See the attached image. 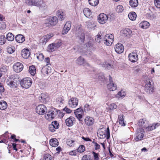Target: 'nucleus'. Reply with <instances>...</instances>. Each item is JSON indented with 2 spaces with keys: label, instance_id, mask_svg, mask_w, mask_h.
Returning a JSON list of instances; mask_svg holds the SVG:
<instances>
[{
  "label": "nucleus",
  "instance_id": "1",
  "mask_svg": "<svg viewBox=\"0 0 160 160\" xmlns=\"http://www.w3.org/2000/svg\"><path fill=\"white\" fill-rule=\"evenodd\" d=\"M32 79L29 77H27L22 79L21 81V85L22 88H28L30 87L32 84Z\"/></svg>",
  "mask_w": 160,
  "mask_h": 160
},
{
  "label": "nucleus",
  "instance_id": "2",
  "mask_svg": "<svg viewBox=\"0 0 160 160\" xmlns=\"http://www.w3.org/2000/svg\"><path fill=\"white\" fill-rule=\"evenodd\" d=\"M144 131L142 128H138L136 133L135 140L137 141L142 140L144 135Z\"/></svg>",
  "mask_w": 160,
  "mask_h": 160
},
{
  "label": "nucleus",
  "instance_id": "3",
  "mask_svg": "<svg viewBox=\"0 0 160 160\" xmlns=\"http://www.w3.org/2000/svg\"><path fill=\"white\" fill-rule=\"evenodd\" d=\"M113 36L111 34L106 35L104 38V43L107 46H110L113 41Z\"/></svg>",
  "mask_w": 160,
  "mask_h": 160
},
{
  "label": "nucleus",
  "instance_id": "4",
  "mask_svg": "<svg viewBox=\"0 0 160 160\" xmlns=\"http://www.w3.org/2000/svg\"><path fill=\"white\" fill-rule=\"evenodd\" d=\"M145 91L149 94H152L153 92V86L150 81H147L144 87Z\"/></svg>",
  "mask_w": 160,
  "mask_h": 160
},
{
  "label": "nucleus",
  "instance_id": "5",
  "mask_svg": "<svg viewBox=\"0 0 160 160\" xmlns=\"http://www.w3.org/2000/svg\"><path fill=\"white\" fill-rule=\"evenodd\" d=\"M36 112L39 115L43 114L47 111V109L45 106L43 104L38 105L36 108Z\"/></svg>",
  "mask_w": 160,
  "mask_h": 160
},
{
  "label": "nucleus",
  "instance_id": "6",
  "mask_svg": "<svg viewBox=\"0 0 160 160\" xmlns=\"http://www.w3.org/2000/svg\"><path fill=\"white\" fill-rule=\"evenodd\" d=\"M74 113L76 117L79 121L80 122H82L83 120L82 119V114L83 113V111L82 108H78L75 110Z\"/></svg>",
  "mask_w": 160,
  "mask_h": 160
},
{
  "label": "nucleus",
  "instance_id": "7",
  "mask_svg": "<svg viewBox=\"0 0 160 160\" xmlns=\"http://www.w3.org/2000/svg\"><path fill=\"white\" fill-rule=\"evenodd\" d=\"M108 19V16L104 13H101L98 16V21L100 24H104Z\"/></svg>",
  "mask_w": 160,
  "mask_h": 160
},
{
  "label": "nucleus",
  "instance_id": "8",
  "mask_svg": "<svg viewBox=\"0 0 160 160\" xmlns=\"http://www.w3.org/2000/svg\"><path fill=\"white\" fill-rule=\"evenodd\" d=\"M109 83L107 85V87L110 91H113L117 89V86L112 80V78L109 75Z\"/></svg>",
  "mask_w": 160,
  "mask_h": 160
},
{
  "label": "nucleus",
  "instance_id": "9",
  "mask_svg": "<svg viewBox=\"0 0 160 160\" xmlns=\"http://www.w3.org/2000/svg\"><path fill=\"white\" fill-rule=\"evenodd\" d=\"M48 23H46L45 24L46 26L47 24H49L52 26H54L58 22V19L57 18L54 16H51L48 19Z\"/></svg>",
  "mask_w": 160,
  "mask_h": 160
},
{
  "label": "nucleus",
  "instance_id": "10",
  "mask_svg": "<svg viewBox=\"0 0 160 160\" xmlns=\"http://www.w3.org/2000/svg\"><path fill=\"white\" fill-rule=\"evenodd\" d=\"M23 65L19 62L15 63L13 66L14 71L18 73L21 72L23 69Z\"/></svg>",
  "mask_w": 160,
  "mask_h": 160
},
{
  "label": "nucleus",
  "instance_id": "11",
  "mask_svg": "<svg viewBox=\"0 0 160 160\" xmlns=\"http://www.w3.org/2000/svg\"><path fill=\"white\" fill-rule=\"evenodd\" d=\"M78 100L76 98L72 97L68 101L69 106L72 108H75L78 105Z\"/></svg>",
  "mask_w": 160,
  "mask_h": 160
},
{
  "label": "nucleus",
  "instance_id": "12",
  "mask_svg": "<svg viewBox=\"0 0 160 160\" xmlns=\"http://www.w3.org/2000/svg\"><path fill=\"white\" fill-rule=\"evenodd\" d=\"M39 100L41 102L45 103L48 102L49 100V96L47 93H42L40 95Z\"/></svg>",
  "mask_w": 160,
  "mask_h": 160
},
{
  "label": "nucleus",
  "instance_id": "13",
  "mask_svg": "<svg viewBox=\"0 0 160 160\" xmlns=\"http://www.w3.org/2000/svg\"><path fill=\"white\" fill-rule=\"evenodd\" d=\"M128 58L129 61L132 62H137L138 59L137 54L134 52L131 53L128 55Z\"/></svg>",
  "mask_w": 160,
  "mask_h": 160
},
{
  "label": "nucleus",
  "instance_id": "14",
  "mask_svg": "<svg viewBox=\"0 0 160 160\" xmlns=\"http://www.w3.org/2000/svg\"><path fill=\"white\" fill-rule=\"evenodd\" d=\"M87 28L89 29L94 30L96 26L97 22H96L90 20L86 22Z\"/></svg>",
  "mask_w": 160,
  "mask_h": 160
},
{
  "label": "nucleus",
  "instance_id": "15",
  "mask_svg": "<svg viewBox=\"0 0 160 160\" xmlns=\"http://www.w3.org/2000/svg\"><path fill=\"white\" fill-rule=\"evenodd\" d=\"M115 51L118 53H121L124 51V48L122 44L118 43L115 46Z\"/></svg>",
  "mask_w": 160,
  "mask_h": 160
},
{
  "label": "nucleus",
  "instance_id": "16",
  "mask_svg": "<svg viewBox=\"0 0 160 160\" xmlns=\"http://www.w3.org/2000/svg\"><path fill=\"white\" fill-rule=\"evenodd\" d=\"M121 33L123 34L124 36L128 38L130 37L132 35V31L128 28L122 30L120 31Z\"/></svg>",
  "mask_w": 160,
  "mask_h": 160
},
{
  "label": "nucleus",
  "instance_id": "17",
  "mask_svg": "<svg viewBox=\"0 0 160 160\" xmlns=\"http://www.w3.org/2000/svg\"><path fill=\"white\" fill-rule=\"evenodd\" d=\"M71 26V22H67L64 26L62 34L64 35L67 33L70 29Z\"/></svg>",
  "mask_w": 160,
  "mask_h": 160
},
{
  "label": "nucleus",
  "instance_id": "18",
  "mask_svg": "<svg viewBox=\"0 0 160 160\" xmlns=\"http://www.w3.org/2000/svg\"><path fill=\"white\" fill-rule=\"evenodd\" d=\"M42 73L44 75H47L51 72V68L48 65L44 66L41 70Z\"/></svg>",
  "mask_w": 160,
  "mask_h": 160
},
{
  "label": "nucleus",
  "instance_id": "19",
  "mask_svg": "<svg viewBox=\"0 0 160 160\" xmlns=\"http://www.w3.org/2000/svg\"><path fill=\"white\" fill-rule=\"evenodd\" d=\"M30 53L29 50L28 48L23 49L21 52L22 56L25 59L28 58L30 55Z\"/></svg>",
  "mask_w": 160,
  "mask_h": 160
},
{
  "label": "nucleus",
  "instance_id": "20",
  "mask_svg": "<svg viewBox=\"0 0 160 160\" xmlns=\"http://www.w3.org/2000/svg\"><path fill=\"white\" fill-rule=\"evenodd\" d=\"M138 124L139 126L145 128L148 126V121L144 119H140L138 121Z\"/></svg>",
  "mask_w": 160,
  "mask_h": 160
},
{
  "label": "nucleus",
  "instance_id": "21",
  "mask_svg": "<svg viewBox=\"0 0 160 160\" xmlns=\"http://www.w3.org/2000/svg\"><path fill=\"white\" fill-rule=\"evenodd\" d=\"M84 122L86 125L90 126L93 124L94 120L91 117H87L84 119Z\"/></svg>",
  "mask_w": 160,
  "mask_h": 160
},
{
  "label": "nucleus",
  "instance_id": "22",
  "mask_svg": "<svg viewBox=\"0 0 160 160\" xmlns=\"http://www.w3.org/2000/svg\"><path fill=\"white\" fill-rule=\"evenodd\" d=\"M56 14L59 20L61 21L64 20L65 18V13L62 10H58Z\"/></svg>",
  "mask_w": 160,
  "mask_h": 160
},
{
  "label": "nucleus",
  "instance_id": "23",
  "mask_svg": "<svg viewBox=\"0 0 160 160\" xmlns=\"http://www.w3.org/2000/svg\"><path fill=\"white\" fill-rule=\"evenodd\" d=\"M75 119V118L72 116H70L67 118L65 120L66 125L68 127L72 126L73 124V121Z\"/></svg>",
  "mask_w": 160,
  "mask_h": 160
},
{
  "label": "nucleus",
  "instance_id": "24",
  "mask_svg": "<svg viewBox=\"0 0 160 160\" xmlns=\"http://www.w3.org/2000/svg\"><path fill=\"white\" fill-rule=\"evenodd\" d=\"M55 117V114L53 113V111H48L47 114L45 115L46 119L48 120H52Z\"/></svg>",
  "mask_w": 160,
  "mask_h": 160
},
{
  "label": "nucleus",
  "instance_id": "25",
  "mask_svg": "<svg viewBox=\"0 0 160 160\" xmlns=\"http://www.w3.org/2000/svg\"><path fill=\"white\" fill-rule=\"evenodd\" d=\"M16 41L19 43H23L25 40L24 36L22 34L17 35L15 38Z\"/></svg>",
  "mask_w": 160,
  "mask_h": 160
},
{
  "label": "nucleus",
  "instance_id": "26",
  "mask_svg": "<svg viewBox=\"0 0 160 160\" xmlns=\"http://www.w3.org/2000/svg\"><path fill=\"white\" fill-rule=\"evenodd\" d=\"M53 36L52 34H50L43 36L40 39L41 42L43 44H45L49 39L50 38Z\"/></svg>",
  "mask_w": 160,
  "mask_h": 160
},
{
  "label": "nucleus",
  "instance_id": "27",
  "mask_svg": "<svg viewBox=\"0 0 160 160\" xmlns=\"http://www.w3.org/2000/svg\"><path fill=\"white\" fill-rule=\"evenodd\" d=\"M39 5L37 6L39 9L41 10H45L47 8V6L45 2L43 0H42L40 3H39Z\"/></svg>",
  "mask_w": 160,
  "mask_h": 160
},
{
  "label": "nucleus",
  "instance_id": "28",
  "mask_svg": "<svg viewBox=\"0 0 160 160\" xmlns=\"http://www.w3.org/2000/svg\"><path fill=\"white\" fill-rule=\"evenodd\" d=\"M83 12L84 15L86 17L89 18L92 17L91 11L88 8H85L83 10Z\"/></svg>",
  "mask_w": 160,
  "mask_h": 160
},
{
  "label": "nucleus",
  "instance_id": "29",
  "mask_svg": "<svg viewBox=\"0 0 160 160\" xmlns=\"http://www.w3.org/2000/svg\"><path fill=\"white\" fill-rule=\"evenodd\" d=\"M50 144L52 147H56L58 145V141L56 138H52L49 142Z\"/></svg>",
  "mask_w": 160,
  "mask_h": 160
},
{
  "label": "nucleus",
  "instance_id": "30",
  "mask_svg": "<svg viewBox=\"0 0 160 160\" xmlns=\"http://www.w3.org/2000/svg\"><path fill=\"white\" fill-rule=\"evenodd\" d=\"M123 117L124 116L123 115H119L118 116V120L119 124L121 126H124L126 125V124L124 122Z\"/></svg>",
  "mask_w": 160,
  "mask_h": 160
},
{
  "label": "nucleus",
  "instance_id": "31",
  "mask_svg": "<svg viewBox=\"0 0 160 160\" xmlns=\"http://www.w3.org/2000/svg\"><path fill=\"white\" fill-rule=\"evenodd\" d=\"M149 26V23L146 21H144L142 22L140 24V26L141 27L144 29H146L148 28Z\"/></svg>",
  "mask_w": 160,
  "mask_h": 160
},
{
  "label": "nucleus",
  "instance_id": "32",
  "mask_svg": "<svg viewBox=\"0 0 160 160\" xmlns=\"http://www.w3.org/2000/svg\"><path fill=\"white\" fill-rule=\"evenodd\" d=\"M7 104L5 101H2L0 102V109L1 110H5L7 108Z\"/></svg>",
  "mask_w": 160,
  "mask_h": 160
},
{
  "label": "nucleus",
  "instance_id": "33",
  "mask_svg": "<svg viewBox=\"0 0 160 160\" xmlns=\"http://www.w3.org/2000/svg\"><path fill=\"white\" fill-rule=\"evenodd\" d=\"M29 71L32 75L34 76L36 73V69L35 66L33 65L30 66L29 68Z\"/></svg>",
  "mask_w": 160,
  "mask_h": 160
},
{
  "label": "nucleus",
  "instance_id": "34",
  "mask_svg": "<svg viewBox=\"0 0 160 160\" xmlns=\"http://www.w3.org/2000/svg\"><path fill=\"white\" fill-rule=\"evenodd\" d=\"M137 16V15L136 13L134 12H130L128 15V18L132 21L135 20Z\"/></svg>",
  "mask_w": 160,
  "mask_h": 160
},
{
  "label": "nucleus",
  "instance_id": "35",
  "mask_svg": "<svg viewBox=\"0 0 160 160\" xmlns=\"http://www.w3.org/2000/svg\"><path fill=\"white\" fill-rule=\"evenodd\" d=\"M6 38L9 41H12L14 40V38L12 33L9 32L7 34Z\"/></svg>",
  "mask_w": 160,
  "mask_h": 160
},
{
  "label": "nucleus",
  "instance_id": "36",
  "mask_svg": "<svg viewBox=\"0 0 160 160\" xmlns=\"http://www.w3.org/2000/svg\"><path fill=\"white\" fill-rule=\"evenodd\" d=\"M129 3L130 5L133 8L136 7L138 4V0H130Z\"/></svg>",
  "mask_w": 160,
  "mask_h": 160
},
{
  "label": "nucleus",
  "instance_id": "37",
  "mask_svg": "<svg viewBox=\"0 0 160 160\" xmlns=\"http://www.w3.org/2000/svg\"><path fill=\"white\" fill-rule=\"evenodd\" d=\"M76 63L79 65H82L84 62V59L82 57L78 58L76 62Z\"/></svg>",
  "mask_w": 160,
  "mask_h": 160
},
{
  "label": "nucleus",
  "instance_id": "38",
  "mask_svg": "<svg viewBox=\"0 0 160 160\" xmlns=\"http://www.w3.org/2000/svg\"><path fill=\"white\" fill-rule=\"evenodd\" d=\"M56 49V47L54 45V43H53L48 45L47 48V50L49 52H51L54 51Z\"/></svg>",
  "mask_w": 160,
  "mask_h": 160
},
{
  "label": "nucleus",
  "instance_id": "39",
  "mask_svg": "<svg viewBox=\"0 0 160 160\" xmlns=\"http://www.w3.org/2000/svg\"><path fill=\"white\" fill-rule=\"evenodd\" d=\"M90 5L93 6H97L99 3L98 0H88Z\"/></svg>",
  "mask_w": 160,
  "mask_h": 160
},
{
  "label": "nucleus",
  "instance_id": "40",
  "mask_svg": "<svg viewBox=\"0 0 160 160\" xmlns=\"http://www.w3.org/2000/svg\"><path fill=\"white\" fill-rule=\"evenodd\" d=\"M8 84L9 85L10 87L12 88H16L17 87V82L14 80L8 82Z\"/></svg>",
  "mask_w": 160,
  "mask_h": 160
},
{
  "label": "nucleus",
  "instance_id": "41",
  "mask_svg": "<svg viewBox=\"0 0 160 160\" xmlns=\"http://www.w3.org/2000/svg\"><path fill=\"white\" fill-rule=\"evenodd\" d=\"M6 41V38L4 35H0V45H2L4 44Z\"/></svg>",
  "mask_w": 160,
  "mask_h": 160
},
{
  "label": "nucleus",
  "instance_id": "42",
  "mask_svg": "<svg viewBox=\"0 0 160 160\" xmlns=\"http://www.w3.org/2000/svg\"><path fill=\"white\" fill-rule=\"evenodd\" d=\"M98 79L100 81L104 82L106 80L105 76L102 73H99L98 75Z\"/></svg>",
  "mask_w": 160,
  "mask_h": 160
},
{
  "label": "nucleus",
  "instance_id": "43",
  "mask_svg": "<svg viewBox=\"0 0 160 160\" xmlns=\"http://www.w3.org/2000/svg\"><path fill=\"white\" fill-rule=\"evenodd\" d=\"M156 128L155 126H154V124H148V126L146 127L145 128L147 131H151Z\"/></svg>",
  "mask_w": 160,
  "mask_h": 160
},
{
  "label": "nucleus",
  "instance_id": "44",
  "mask_svg": "<svg viewBox=\"0 0 160 160\" xmlns=\"http://www.w3.org/2000/svg\"><path fill=\"white\" fill-rule=\"evenodd\" d=\"M74 141L73 140H72L70 139H68L67 140L66 142L67 144L70 147H72L74 145Z\"/></svg>",
  "mask_w": 160,
  "mask_h": 160
},
{
  "label": "nucleus",
  "instance_id": "45",
  "mask_svg": "<svg viewBox=\"0 0 160 160\" xmlns=\"http://www.w3.org/2000/svg\"><path fill=\"white\" fill-rule=\"evenodd\" d=\"M85 150V147L84 145H81L78 148L77 151L79 152H82Z\"/></svg>",
  "mask_w": 160,
  "mask_h": 160
},
{
  "label": "nucleus",
  "instance_id": "46",
  "mask_svg": "<svg viewBox=\"0 0 160 160\" xmlns=\"http://www.w3.org/2000/svg\"><path fill=\"white\" fill-rule=\"evenodd\" d=\"M102 40V38L101 37V36L100 35L98 34L96 36L95 41L99 43Z\"/></svg>",
  "mask_w": 160,
  "mask_h": 160
},
{
  "label": "nucleus",
  "instance_id": "47",
  "mask_svg": "<svg viewBox=\"0 0 160 160\" xmlns=\"http://www.w3.org/2000/svg\"><path fill=\"white\" fill-rule=\"evenodd\" d=\"M123 7L121 5L118 6L116 8V11L118 13L122 12L123 11Z\"/></svg>",
  "mask_w": 160,
  "mask_h": 160
},
{
  "label": "nucleus",
  "instance_id": "48",
  "mask_svg": "<svg viewBox=\"0 0 160 160\" xmlns=\"http://www.w3.org/2000/svg\"><path fill=\"white\" fill-rule=\"evenodd\" d=\"M78 38L82 43H83L85 39V35L82 33L80 36H78Z\"/></svg>",
  "mask_w": 160,
  "mask_h": 160
},
{
  "label": "nucleus",
  "instance_id": "49",
  "mask_svg": "<svg viewBox=\"0 0 160 160\" xmlns=\"http://www.w3.org/2000/svg\"><path fill=\"white\" fill-rule=\"evenodd\" d=\"M125 95V92L121 91L117 94L116 96L118 98H122L124 97Z\"/></svg>",
  "mask_w": 160,
  "mask_h": 160
},
{
  "label": "nucleus",
  "instance_id": "50",
  "mask_svg": "<svg viewBox=\"0 0 160 160\" xmlns=\"http://www.w3.org/2000/svg\"><path fill=\"white\" fill-rule=\"evenodd\" d=\"M52 157L49 154H46L44 155L43 158V160H51Z\"/></svg>",
  "mask_w": 160,
  "mask_h": 160
},
{
  "label": "nucleus",
  "instance_id": "51",
  "mask_svg": "<svg viewBox=\"0 0 160 160\" xmlns=\"http://www.w3.org/2000/svg\"><path fill=\"white\" fill-rule=\"evenodd\" d=\"M63 101L64 100L61 97L58 98L56 100V102L61 105L63 103Z\"/></svg>",
  "mask_w": 160,
  "mask_h": 160
},
{
  "label": "nucleus",
  "instance_id": "52",
  "mask_svg": "<svg viewBox=\"0 0 160 160\" xmlns=\"http://www.w3.org/2000/svg\"><path fill=\"white\" fill-rule=\"evenodd\" d=\"M51 124L54 126L56 129L58 128L59 127V124L57 121H54L52 122Z\"/></svg>",
  "mask_w": 160,
  "mask_h": 160
},
{
  "label": "nucleus",
  "instance_id": "53",
  "mask_svg": "<svg viewBox=\"0 0 160 160\" xmlns=\"http://www.w3.org/2000/svg\"><path fill=\"white\" fill-rule=\"evenodd\" d=\"M105 131L106 133L105 134H106L107 139H108L110 138V133L109 127H108L107 129L105 130Z\"/></svg>",
  "mask_w": 160,
  "mask_h": 160
},
{
  "label": "nucleus",
  "instance_id": "54",
  "mask_svg": "<svg viewBox=\"0 0 160 160\" xmlns=\"http://www.w3.org/2000/svg\"><path fill=\"white\" fill-rule=\"evenodd\" d=\"M15 50V48L14 47H8L7 48V51L8 53L11 54Z\"/></svg>",
  "mask_w": 160,
  "mask_h": 160
},
{
  "label": "nucleus",
  "instance_id": "55",
  "mask_svg": "<svg viewBox=\"0 0 160 160\" xmlns=\"http://www.w3.org/2000/svg\"><path fill=\"white\" fill-rule=\"evenodd\" d=\"M92 153L93 155L94 160H99V154L98 153H96L95 152L93 151Z\"/></svg>",
  "mask_w": 160,
  "mask_h": 160
},
{
  "label": "nucleus",
  "instance_id": "56",
  "mask_svg": "<svg viewBox=\"0 0 160 160\" xmlns=\"http://www.w3.org/2000/svg\"><path fill=\"white\" fill-rule=\"evenodd\" d=\"M6 28V25L5 23L4 22H0V29L3 30Z\"/></svg>",
  "mask_w": 160,
  "mask_h": 160
},
{
  "label": "nucleus",
  "instance_id": "57",
  "mask_svg": "<svg viewBox=\"0 0 160 160\" xmlns=\"http://www.w3.org/2000/svg\"><path fill=\"white\" fill-rule=\"evenodd\" d=\"M104 67L106 69L108 70L112 68L113 67V66L110 63H107L105 65Z\"/></svg>",
  "mask_w": 160,
  "mask_h": 160
},
{
  "label": "nucleus",
  "instance_id": "58",
  "mask_svg": "<svg viewBox=\"0 0 160 160\" xmlns=\"http://www.w3.org/2000/svg\"><path fill=\"white\" fill-rule=\"evenodd\" d=\"M13 61V58L12 57H8L6 58V62L7 63H11Z\"/></svg>",
  "mask_w": 160,
  "mask_h": 160
},
{
  "label": "nucleus",
  "instance_id": "59",
  "mask_svg": "<svg viewBox=\"0 0 160 160\" xmlns=\"http://www.w3.org/2000/svg\"><path fill=\"white\" fill-rule=\"evenodd\" d=\"M92 143L94 144L95 149V150H98L100 148V145L98 144V143L94 141L92 142Z\"/></svg>",
  "mask_w": 160,
  "mask_h": 160
},
{
  "label": "nucleus",
  "instance_id": "60",
  "mask_svg": "<svg viewBox=\"0 0 160 160\" xmlns=\"http://www.w3.org/2000/svg\"><path fill=\"white\" fill-rule=\"evenodd\" d=\"M84 111L85 112L88 111L90 110V105L88 104H86L84 106Z\"/></svg>",
  "mask_w": 160,
  "mask_h": 160
},
{
  "label": "nucleus",
  "instance_id": "61",
  "mask_svg": "<svg viewBox=\"0 0 160 160\" xmlns=\"http://www.w3.org/2000/svg\"><path fill=\"white\" fill-rule=\"evenodd\" d=\"M55 128L51 124L49 125V129L51 132H53L55 131Z\"/></svg>",
  "mask_w": 160,
  "mask_h": 160
},
{
  "label": "nucleus",
  "instance_id": "62",
  "mask_svg": "<svg viewBox=\"0 0 160 160\" xmlns=\"http://www.w3.org/2000/svg\"><path fill=\"white\" fill-rule=\"evenodd\" d=\"M85 45H86V47L88 49L92 48V44L90 41L87 42V43L85 44Z\"/></svg>",
  "mask_w": 160,
  "mask_h": 160
},
{
  "label": "nucleus",
  "instance_id": "63",
  "mask_svg": "<svg viewBox=\"0 0 160 160\" xmlns=\"http://www.w3.org/2000/svg\"><path fill=\"white\" fill-rule=\"evenodd\" d=\"M110 109H115L117 108V106L114 103L110 104L109 106Z\"/></svg>",
  "mask_w": 160,
  "mask_h": 160
},
{
  "label": "nucleus",
  "instance_id": "64",
  "mask_svg": "<svg viewBox=\"0 0 160 160\" xmlns=\"http://www.w3.org/2000/svg\"><path fill=\"white\" fill-rule=\"evenodd\" d=\"M37 58L39 60L42 61L44 59V56L42 54L40 53L37 56Z\"/></svg>",
  "mask_w": 160,
  "mask_h": 160
}]
</instances>
